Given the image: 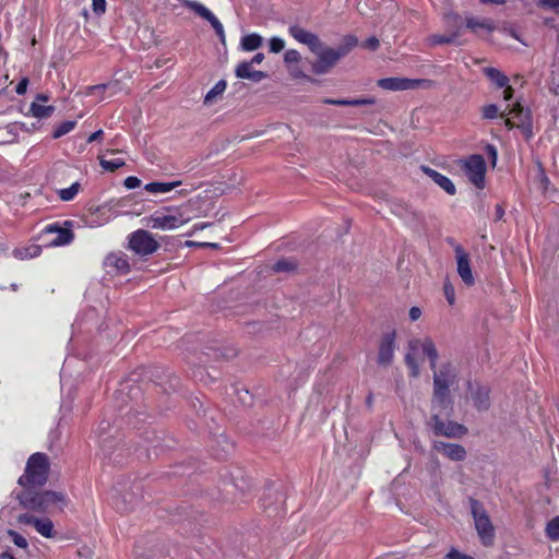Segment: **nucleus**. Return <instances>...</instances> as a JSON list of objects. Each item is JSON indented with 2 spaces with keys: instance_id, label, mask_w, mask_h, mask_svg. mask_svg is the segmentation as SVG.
Instances as JSON below:
<instances>
[{
  "instance_id": "nucleus-2",
  "label": "nucleus",
  "mask_w": 559,
  "mask_h": 559,
  "mask_svg": "<svg viewBox=\"0 0 559 559\" xmlns=\"http://www.w3.org/2000/svg\"><path fill=\"white\" fill-rule=\"evenodd\" d=\"M420 355L428 358L430 368L436 367L439 353L431 337L425 336L423 338H412L408 341L405 364L413 378H417L420 374V366L417 361Z\"/></svg>"
},
{
  "instance_id": "nucleus-57",
  "label": "nucleus",
  "mask_w": 559,
  "mask_h": 559,
  "mask_svg": "<svg viewBox=\"0 0 559 559\" xmlns=\"http://www.w3.org/2000/svg\"><path fill=\"white\" fill-rule=\"evenodd\" d=\"M188 246H194L195 243L192 242V241H188L187 242ZM198 246L200 247H210V248H217L218 245L217 243H214V242H201V243H197Z\"/></svg>"
},
{
  "instance_id": "nucleus-20",
  "label": "nucleus",
  "mask_w": 559,
  "mask_h": 559,
  "mask_svg": "<svg viewBox=\"0 0 559 559\" xmlns=\"http://www.w3.org/2000/svg\"><path fill=\"white\" fill-rule=\"evenodd\" d=\"M236 76L239 79H247L252 82H260L266 78V74L262 71L253 70L252 62H241L236 68Z\"/></svg>"
},
{
  "instance_id": "nucleus-58",
  "label": "nucleus",
  "mask_w": 559,
  "mask_h": 559,
  "mask_svg": "<svg viewBox=\"0 0 559 559\" xmlns=\"http://www.w3.org/2000/svg\"><path fill=\"white\" fill-rule=\"evenodd\" d=\"M507 34H509L511 37L515 38L516 40L521 41L522 44L526 45L516 34V32L513 28H504L503 29Z\"/></svg>"
},
{
  "instance_id": "nucleus-51",
  "label": "nucleus",
  "mask_w": 559,
  "mask_h": 559,
  "mask_svg": "<svg viewBox=\"0 0 559 559\" xmlns=\"http://www.w3.org/2000/svg\"><path fill=\"white\" fill-rule=\"evenodd\" d=\"M28 86V79L23 78L15 87V93L17 95H23L26 93Z\"/></svg>"
},
{
  "instance_id": "nucleus-52",
  "label": "nucleus",
  "mask_w": 559,
  "mask_h": 559,
  "mask_svg": "<svg viewBox=\"0 0 559 559\" xmlns=\"http://www.w3.org/2000/svg\"><path fill=\"white\" fill-rule=\"evenodd\" d=\"M362 46L370 50H376L379 47V39L374 36L369 37Z\"/></svg>"
},
{
  "instance_id": "nucleus-19",
  "label": "nucleus",
  "mask_w": 559,
  "mask_h": 559,
  "mask_svg": "<svg viewBox=\"0 0 559 559\" xmlns=\"http://www.w3.org/2000/svg\"><path fill=\"white\" fill-rule=\"evenodd\" d=\"M423 173H425L437 186L444 190L448 194L454 195L456 192L455 186L450 178L438 173L437 170L421 166Z\"/></svg>"
},
{
  "instance_id": "nucleus-54",
  "label": "nucleus",
  "mask_w": 559,
  "mask_h": 559,
  "mask_svg": "<svg viewBox=\"0 0 559 559\" xmlns=\"http://www.w3.org/2000/svg\"><path fill=\"white\" fill-rule=\"evenodd\" d=\"M109 86H110L109 84H98V85L91 86L90 87V94L91 95H96L98 92L105 91Z\"/></svg>"
},
{
  "instance_id": "nucleus-31",
  "label": "nucleus",
  "mask_w": 559,
  "mask_h": 559,
  "mask_svg": "<svg viewBox=\"0 0 559 559\" xmlns=\"http://www.w3.org/2000/svg\"><path fill=\"white\" fill-rule=\"evenodd\" d=\"M428 43L431 46L444 45V44H459L457 41V33H448L447 34H433L428 37Z\"/></svg>"
},
{
  "instance_id": "nucleus-48",
  "label": "nucleus",
  "mask_w": 559,
  "mask_h": 559,
  "mask_svg": "<svg viewBox=\"0 0 559 559\" xmlns=\"http://www.w3.org/2000/svg\"><path fill=\"white\" fill-rule=\"evenodd\" d=\"M123 185L127 189L132 190L141 186V180L135 176H129L124 179Z\"/></svg>"
},
{
  "instance_id": "nucleus-15",
  "label": "nucleus",
  "mask_w": 559,
  "mask_h": 559,
  "mask_svg": "<svg viewBox=\"0 0 559 559\" xmlns=\"http://www.w3.org/2000/svg\"><path fill=\"white\" fill-rule=\"evenodd\" d=\"M432 449L454 462H462L467 456L465 448L459 443L435 440L432 441Z\"/></svg>"
},
{
  "instance_id": "nucleus-62",
  "label": "nucleus",
  "mask_w": 559,
  "mask_h": 559,
  "mask_svg": "<svg viewBox=\"0 0 559 559\" xmlns=\"http://www.w3.org/2000/svg\"><path fill=\"white\" fill-rule=\"evenodd\" d=\"M99 444L103 449L106 447L107 438L103 437L102 435L98 436Z\"/></svg>"
},
{
  "instance_id": "nucleus-36",
  "label": "nucleus",
  "mask_w": 559,
  "mask_h": 559,
  "mask_svg": "<svg viewBox=\"0 0 559 559\" xmlns=\"http://www.w3.org/2000/svg\"><path fill=\"white\" fill-rule=\"evenodd\" d=\"M75 124H76V122L75 121H71V120H67V121L61 122L53 130V133H52L53 139H59V138L68 134L69 132H71L74 129Z\"/></svg>"
},
{
  "instance_id": "nucleus-9",
  "label": "nucleus",
  "mask_w": 559,
  "mask_h": 559,
  "mask_svg": "<svg viewBox=\"0 0 559 559\" xmlns=\"http://www.w3.org/2000/svg\"><path fill=\"white\" fill-rule=\"evenodd\" d=\"M158 247V242L147 230L138 229L129 236V248L138 255L146 257L153 254Z\"/></svg>"
},
{
  "instance_id": "nucleus-64",
  "label": "nucleus",
  "mask_w": 559,
  "mask_h": 559,
  "mask_svg": "<svg viewBox=\"0 0 559 559\" xmlns=\"http://www.w3.org/2000/svg\"><path fill=\"white\" fill-rule=\"evenodd\" d=\"M0 559H15L9 551L3 552Z\"/></svg>"
},
{
  "instance_id": "nucleus-17",
  "label": "nucleus",
  "mask_w": 559,
  "mask_h": 559,
  "mask_svg": "<svg viewBox=\"0 0 559 559\" xmlns=\"http://www.w3.org/2000/svg\"><path fill=\"white\" fill-rule=\"evenodd\" d=\"M487 78L499 88H504L503 98L509 102L513 97V88L509 85V78L496 68H486L484 70Z\"/></svg>"
},
{
  "instance_id": "nucleus-63",
  "label": "nucleus",
  "mask_w": 559,
  "mask_h": 559,
  "mask_svg": "<svg viewBox=\"0 0 559 559\" xmlns=\"http://www.w3.org/2000/svg\"><path fill=\"white\" fill-rule=\"evenodd\" d=\"M488 151L493 157V162L496 160L497 152L496 148L492 145H488Z\"/></svg>"
},
{
  "instance_id": "nucleus-46",
  "label": "nucleus",
  "mask_w": 559,
  "mask_h": 559,
  "mask_svg": "<svg viewBox=\"0 0 559 559\" xmlns=\"http://www.w3.org/2000/svg\"><path fill=\"white\" fill-rule=\"evenodd\" d=\"M537 5L559 13V0H538Z\"/></svg>"
},
{
  "instance_id": "nucleus-53",
  "label": "nucleus",
  "mask_w": 559,
  "mask_h": 559,
  "mask_svg": "<svg viewBox=\"0 0 559 559\" xmlns=\"http://www.w3.org/2000/svg\"><path fill=\"white\" fill-rule=\"evenodd\" d=\"M421 317V309L419 307H412L409 309V319L412 321H417Z\"/></svg>"
},
{
  "instance_id": "nucleus-8",
  "label": "nucleus",
  "mask_w": 559,
  "mask_h": 559,
  "mask_svg": "<svg viewBox=\"0 0 559 559\" xmlns=\"http://www.w3.org/2000/svg\"><path fill=\"white\" fill-rule=\"evenodd\" d=\"M462 169L468 180L477 188L483 189L485 187V175H486V162L484 156L479 154H473L463 159Z\"/></svg>"
},
{
  "instance_id": "nucleus-11",
  "label": "nucleus",
  "mask_w": 559,
  "mask_h": 559,
  "mask_svg": "<svg viewBox=\"0 0 559 559\" xmlns=\"http://www.w3.org/2000/svg\"><path fill=\"white\" fill-rule=\"evenodd\" d=\"M378 86L386 91H407L427 88L432 85L430 80L407 78H384L377 82Z\"/></svg>"
},
{
  "instance_id": "nucleus-22",
  "label": "nucleus",
  "mask_w": 559,
  "mask_h": 559,
  "mask_svg": "<svg viewBox=\"0 0 559 559\" xmlns=\"http://www.w3.org/2000/svg\"><path fill=\"white\" fill-rule=\"evenodd\" d=\"M106 265L114 267L120 274H127L130 271L129 258L122 252L108 254Z\"/></svg>"
},
{
  "instance_id": "nucleus-35",
  "label": "nucleus",
  "mask_w": 559,
  "mask_h": 559,
  "mask_svg": "<svg viewBox=\"0 0 559 559\" xmlns=\"http://www.w3.org/2000/svg\"><path fill=\"white\" fill-rule=\"evenodd\" d=\"M99 164L104 170L115 171L116 169L124 166L126 163L122 158L105 159L104 157H100Z\"/></svg>"
},
{
  "instance_id": "nucleus-4",
  "label": "nucleus",
  "mask_w": 559,
  "mask_h": 559,
  "mask_svg": "<svg viewBox=\"0 0 559 559\" xmlns=\"http://www.w3.org/2000/svg\"><path fill=\"white\" fill-rule=\"evenodd\" d=\"M50 461L47 454L36 452L26 463L24 474L19 478L22 488L41 487L48 479Z\"/></svg>"
},
{
  "instance_id": "nucleus-13",
  "label": "nucleus",
  "mask_w": 559,
  "mask_h": 559,
  "mask_svg": "<svg viewBox=\"0 0 559 559\" xmlns=\"http://www.w3.org/2000/svg\"><path fill=\"white\" fill-rule=\"evenodd\" d=\"M448 241L453 246L455 252L457 274L465 285H474L475 278L473 276L468 253L463 249L461 245L455 243L452 239H449Z\"/></svg>"
},
{
  "instance_id": "nucleus-37",
  "label": "nucleus",
  "mask_w": 559,
  "mask_h": 559,
  "mask_svg": "<svg viewBox=\"0 0 559 559\" xmlns=\"http://www.w3.org/2000/svg\"><path fill=\"white\" fill-rule=\"evenodd\" d=\"M8 536L11 538V542L19 548L26 550L28 548L27 539L14 530L7 531Z\"/></svg>"
},
{
  "instance_id": "nucleus-29",
  "label": "nucleus",
  "mask_w": 559,
  "mask_h": 559,
  "mask_svg": "<svg viewBox=\"0 0 559 559\" xmlns=\"http://www.w3.org/2000/svg\"><path fill=\"white\" fill-rule=\"evenodd\" d=\"M34 528L45 538H53L56 536L55 525L49 518H37Z\"/></svg>"
},
{
  "instance_id": "nucleus-12",
  "label": "nucleus",
  "mask_w": 559,
  "mask_h": 559,
  "mask_svg": "<svg viewBox=\"0 0 559 559\" xmlns=\"http://www.w3.org/2000/svg\"><path fill=\"white\" fill-rule=\"evenodd\" d=\"M181 4L185 8L193 11L203 20L207 21L215 31L216 35L219 37V39L223 43L225 41V31L223 24L204 4L195 0H181Z\"/></svg>"
},
{
  "instance_id": "nucleus-40",
  "label": "nucleus",
  "mask_w": 559,
  "mask_h": 559,
  "mask_svg": "<svg viewBox=\"0 0 559 559\" xmlns=\"http://www.w3.org/2000/svg\"><path fill=\"white\" fill-rule=\"evenodd\" d=\"M37 521V516L26 512V513H22L20 515L16 516V523L19 525H31V526H35V522Z\"/></svg>"
},
{
  "instance_id": "nucleus-39",
  "label": "nucleus",
  "mask_w": 559,
  "mask_h": 559,
  "mask_svg": "<svg viewBox=\"0 0 559 559\" xmlns=\"http://www.w3.org/2000/svg\"><path fill=\"white\" fill-rule=\"evenodd\" d=\"M296 264L289 259H282L274 263L273 270L275 272H289L295 270Z\"/></svg>"
},
{
  "instance_id": "nucleus-30",
  "label": "nucleus",
  "mask_w": 559,
  "mask_h": 559,
  "mask_svg": "<svg viewBox=\"0 0 559 559\" xmlns=\"http://www.w3.org/2000/svg\"><path fill=\"white\" fill-rule=\"evenodd\" d=\"M263 38L257 33L245 35L240 40V48L243 51H253L262 46Z\"/></svg>"
},
{
  "instance_id": "nucleus-5",
  "label": "nucleus",
  "mask_w": 559,
  "mask_h": 559,
  "mask_svg": "<svg viewBox=\"0 0 559 559\" xmlns=\"http://www.w3.org/2000/svg\"><path fill=\"white\" fill-rule=\"evenodd\" d=\"M171 214L155 212L146 218V226L159 230H174L190 222L191 217L185 215L179 207L167 206L164 209Z\"/></svg>"
},
{
  "instance_id": "nucleus-61",
  "label": "nucleus",
  "mask_w": 559,
  "mask_h": 559,
  "mask_svg": "<svg viewBox=\"0 0 559 559\" xmlns=\"http://www.w3.org/2000/svg\"><path fill=\"white\" fill-rule=\"evenodd\" d=\"M504 215V210L500 204L496 205V218L501 219Z\"/></svg>"
},
{
  "instance_id": "nucleus-41",
  "label": "nucleus",
  "mask_w": 559,
  "mask_h": 559,
  "mask_svg": "<svg viewBox=\"0 0 559 559\" xmlns=\"http://www.w3.org/2000/svg\"><path fill=\"white\" fill-rule=\"evenodd\" d=\"M270 51L273 53L281 52L285 47V41L283 38L274 36L269 41Z\"/></svg>"
},
{
  "instance_id": "nucleus-7",
  "label": "nucleus",
  "mask_w": 559,
  "mask_h": 559,
  "mask_svg": "<svg viewBox=\"0 0 559 559\" xmlns=\"http://www.w3.org/2000/svg\"><path fill=\"white\" fill-rule=\"evenodd\" d=\"M442 411H433L430 416L428 425L436 436H442L447 438H462L467 433V428L453 420H442L440 413Z\"/></svg>"
},
{
  "instance_id": "nucleus-6",
  "label": "nucleus",
  "mask_w": 559,
  "mask_h": 559,
  "mask_svg": "<svg viewBox=\"0 0 559 559\" xmlns=\"http://www.w3.org/2000/svg\"><path fill=\"white\" fill-rule=\"evenodd\" d=\"M469 506L475 528L483 545L490 546L493 542L495 528L487 511L478 500L473 498L469 500Z\"/></svg>"
},
{
  "instance_id": "nucleus-23",
  "label": "nucleus",
  "mask_w": 559,
  "mask_h": 559,
  "mask_svg": "<svg viewBox=\"0 0 559 559\" xmlns=\"http://www.w3.org/2000/svg\"><path fill=\"white\" fill-rule=\"evenodd\" d=\"M182 185L181 180H174L169 182L153 181L144 186V190L152 194H164L173 191Z\"/></svg>"
},
{
  "instance_id": "nucleus-38",
  "label": "nucleus",
  "mask_w": 559,
  "mask_h": 559,
  "mask_svg": "<svg viewBox=\"0 0 559 559\" xmlns=\"http://www.w3.org/2000/svg\"><path fill=\"white\" fill-rule=\"evenodd\" d=\"M546 533L551 540L559 539V515L548 522Z\"/></svg>"
},
{
  "instance_id": "nucleus-44",
  "label": "nucleus",
  "mask_w": 559,
  "mask_h": 559,
  "mask_svg": "<svg viewBox=\"0 0 559 559\" xmlns=\"http://www.w3.org/2000/svg\"><path fill=\"white\" fill-rule=\"evenodd\" d=\"M443 290H444V296H445V299L447 301L449 302V305H454L455 302V289L453 287V285L451 283H445L444 284V287H443Z\"/></svg>"
},
{
  "instance_id": "nucleus-59",
  "label": "nucleus",
  "mask_w": 559,
  "mask_h": 559,
  "mask_svg": "<svg viewBox=\"0 0 559 559\" xmlns=\"http://www.w3.org/2000/svg\"><path fill=\"white\" fill-rule=\"evenodd\" d=\"M293 76L295 78H302V79H307L311 82H313L314 80H312L311 78H309L308 75H306L302 71L300 70H295L292 72Z\"/></svg>"
},
{
  "instance_id": "nucleus-10",
  "label": "nucleus",
  "mask_w": 559,
  "mask_h": 559,
  "mask_svg": "<svg viewBox=\"0 0 559 559\" xmlns=\"http://www.w3.org/2000/svg\"><path fill=\"white\" fill-rule=\"evenodd\" d=\"M507 110L504 123L509 129L516 127L522 128L528 133L532 132L531 111L527 108L516 102L512 106L508 105L504 111ZM502 116H504V112Z\"/></svg>"
},
{
  "instance_id": "nucleus-55",
  "label": "nucleus",
  "mask_w": 559,
  "mask_h": 559,
  "mask_svg": "<svg viewBox=\"0 0 559 559\" xmlns=\"http://www.w3.org/2000/svg\"><path fill=\"white\" fill-rule=\"evenodd\" d=\"M103 134H104L103 130H102V129H99V130H97V131L93 132V133L88 136L87 142H88V143H92V142H94V141H97V140H99V139L103 136Z\"/></svg>"
},
{
  "instance_id": "nucleus-26",
  "label": "nucleus",
  "mask_w": 559,
  "mask_h": 559,
  "mask_svg": "<svg viewBox=\"0 0 559 559\" xmlns=\"http://www.w3.org/2000/svg\"><path fill=\"white\" fill-rule=\"evenodd\" d=\"M444 27L448 33H457V38L461 36L462 31V17L454 12H448L443 14L442 17Z\"/></svg>"
},
{
  "instance_id": "nucleus-49",
  "label": "nucleus",
  "mask_w": 559,
  "mask_h": 559,
  "mask_svg": "<svg viewBox=\"0 0 559 559\" xmlns=\"http://www.w3.org/2000/svg\"><path fill=\"white\" fill-rule=\"evenodd\" d=\"M92 7L94 13L100 15L106 11V0H92Z\"/></svg>"
},
{
  "instance_id": "nucleus-32",
  "label": "nucleus",
  "mask_w": 559,
  "mask_h": 559,
  "mask_svg": "<svg viewBox=\"0 0 559 559\" xmlns=\"http://www.w3.org/2000/svg\"><path fill=\"white\" fill-rule=\"evenodd\" d=\"M81 190L80 182H73L69 188L59 189L57 194L61 201H72Z\"/></svg>"
},
{
  "instance_id": "nucleus-33",
  "label": "nucleus",
  "mask_w": 559,
  "mask_h": 559,
  "mask_svg": "<svg viewBox=\"0 0 559 559\" xmlns=\"http://www.w3.org/2000/svg\"><path fill=\"white\" fill-rule=\"evenodd\" d=\"M53 110L55 108L52 106H46L36 102L31 105L32 115L38 119L48 118Z\"/></svg>"
},
{
  "instance_id": "nucleus-18",
  "label": "nucleus",
  "mask_w": 559,
  "mask_h": 559,
  "mask_svg": "<svg viewBox=\"0 0 559 559\" xmlns=\"http://www.w3.org/2000/svg\"><path fill=\"white\" fill-rule=\"evenodd\" d=\"M47 234H55L56 237L50 240V246L61 247L72 242L74 235L71 228L60 227L57 224L48 225L45 228Z\"/></svg>"
},
{
  "instance_id": "nucleus-16",
  "label": "nucleus",
  "mask_w": 559,
  "mask_h": 559,
  "mask_svg": "<svg viewBox=\"0 0 559 559\" xmlns=\"http://www.w3.org/2000/svg\"><path fill=\"white\" fill-rule=\"evenodd\" d=\"M395 350V331H391L389 333H385L382 336L380 346H379V354H378V362L380 365H390Z\"/></svg>"
},
{
  "instance_id": "nucleus-60",
  "label": "nucleus",
  "mask_w": 559,
  "mask_h": 559,
  "mask_svg": "<svg viewBox=\"0 0 559 559\" xmlns=\"http://www.w3.org/2000/svg\"><path fill=\"white\" fill-rule=\"evenodd\" d=\"M263 59H264V55H263L262 52H258V53H255V55L253 56V58L251 59V61H250V62H252V64H253V63L259 64V63H261V62L263 61Z\"/></svg>"
},
{
  "instance_id": "nucleus-45",
  "label": "nucleus",
  "mask_w": 559,
  "mask_h": 559,
  "mask_svg": "<svg viewBox=\"0 0 559 559\" xmlns=\"http://www.w3.org/2000/svg\"><path fill=\"white\" fill-rule=\"evenodd\" d=\"M330 70V67H328V64L325 62H323L322 59H320L318 57V60L316 62H313L312 64V71L316 73V74H324L326 72H329Z\"/></svg>"
},
{
  "instance_id": "nucleus-50",
  "label": "nucleus",
  "mask_w": 559,
  "mask_h": 559,
  "mask_svg": "<svg viewBox=\"0 0 559 559\" xmlns=\"http://www.w3.org/2000/svg\"><path fill=\"white\" fill-rule=\"evenodd\" d=\"M357 44L358 39L353 35H348L344 39V45L340 46L338 48H347L349 52L355 46H357Z\"/></svg>"
},
{
  "instance_id": "nucleus-56",
  "label": "nucleus",
  "mask_w": 559,
  "mask_h": 559,
  "mask_svg": "<svg viewBox=\"0 0 559 559\" xmlns=\"http://www.w3.org/2000/svg\"><path fill=\"white\" fill-rule=\"evenodd\" d=\"M211 224L210 223H199V224H195L193 226V229L191 233L188 234V236H191L193 233L198 231V230H203L204 228H206L207 226H210Z\"/></svg>"
},
{
  "instance_id": "nucleus-43",
  "label": "nucleus",
  "mask_w": 559,
  "mask_h": 559,
  "mask_svg": "<svg viewBox=\"0 0 559 559\" xmlns=\"http://www.w3.org/2000/svg\"><path fill=\"white\" fill-rule=\"evenodd\" d=\"M301 59L300 53L296 49H288L284 55V61L287 64L297 63Z\"/></svg>"
},
{
  "instance_id": "nucleus-47",
  "label": "nucleus",
  "mask_w": 559,
  "mask_h": 559,
  "mask_svg": "<svg viewBox=\"0 0 559 559\" xmlns=\"http://www.w3.org/2000/svg\"><path fill=\"white\" fill-rule=\"evenodd\" d=\"M445 559H475L474 557L459 551L456 548H451L444 557Z\"/></svg>"
},
{
  "instance_id": "nucleus-28",
  "label": "nucleus",
  "mask_w": 559,
  "mask_h": 559,
  "mask_svg": "<svg viewBox=\"0 0 559 559\" xmlns=\"http://www.w3.org/2000/svg\"><path fill=\"white\" fill-rule=\"evenodd\" d=\"M323 103L326 105L335 106H361V105H373L376 99L373 97L356 98V99H333L324 98Z\"/></svg>"
},
{
  "instance_id": "nucleus-27",
  "label": "nucleus",
  "mask_w": 559,
  "mask_h": 559,
  "mask_svg": "<svg viewBox=\"0 0 559 559\" xmlns=\"http://www.w3.org/2000/svg\"><path fill=\"white\" fill-rule=\"evenodd\" d=\"M466 27L472 32H477L478 29H484L487 33H492L495 31V24L489 19H477V17H466Z\"/></svg>"
},
{
  "instance_id": "nucleus-25",
  "label": "nucleus",
  "mask_w": 559,
  "mask_h": 559,
  "mask_svg": "<svg viewBox=\"0 0 559 559\" xmlns=\"http://www.w3.org/2000/svg\"><path fill=\"white\" fill-rule=\"evenodd\" d=\"M472 400L474 406L479 411H486L489 408V390L485 386H477L475 391H472Z\"/></svg>"
},
{
  "instance_id": "nucleus-21",
  "label": "nucleus",
  "mask_w": 559,
  "mask_h": 559,
  "mask_svg": "<svg viewBox=\"0 0 559 559\" xmlns=\"http://www.w3.org/2000/svg\"><path fill=\"white\" fill-rule=\"evenodd\" d=\"M320 59L323 60L330 67V69L344 56L348 53L347 48H325L320 50L318 52H314Z\"/></svg>"
},
{
  "instance_id": "nucleus-14",
  "label": "nucleus",
  "mask_w": 559,
  "mask_h": 559,
  "mask_svg": "<svg viewBox=\"0 0 559 559\" xmlns=\"http://www.w3.org/2000/svg\"><path fill=\"white\" fill-rule=\"evenodd\" d=\"M288 33L298 43L308 46L312 52H318L322 46L318 35L300 27L299 25L289 26Z\"/></svg>"
},
{
  "instance_id": "nucleus-3",
  "label": "nucleus",
  "mask_w": 559,
  "mask_h": 559,
  "mask_svg": "<svg viewBox=\"0 0 559 559\" xmlns=\"http://www.w3.org/2000/svg\"><path fill=\"white\" fill-rule=\"evenodd\" d=\"M37 487L22 488L17 493L20 504L32 512L45 513L51 507L63 504L66 497L61 492L56 491H37Z\"/></svg>"
},
{
  "instance_id": "nucleus-42",
  "label": "nucleus",
  "mask_w": 559,
  "mask_h": 559,
  "mask_svg": "<svg viewBox=\"0 0 559 559\" xmlns=\"http://www.w3.org/2000/svg\"><path fill=\"white\" fill-rule=\"evenodd\" d=\"M499 108L495 104L487 105L483 108V117L485 119H495L498 117Z\"/></svg>"
},
{
  "instance_id": "nucleus-24",
  "label": "nucleus",
  "mask_w": 559,
  "mask_h": 559,
  "mask_svg": "<svg viewBox=\"0 0 559 559\" xmlns=\"http://www.w3.org/2000/svg\"><path fill=\"white\" fill-rule=\"evenodd\" d=\"M41 247L37 243H29L26 246L17 247L12 251V255L17 260H28L39 257Z\"/></svg>"
},
{
  "instance_id": "nucleus-34",
  "label": "nucleus",
  "mask_w": 559,
  "mask_h": 559,
  "mask_svg": "<svg viewBox=\"0 0 559 559\" xmlns=\"http://www.w3.org/2000/svg\"><path fill=\"white\" fill-rule=\"evenodd\" d=\"M226 90V82L224 80H219L215 83V85L206 93L204 97V104H212L213 100L222 95Z\"/></svg>"
},
{
  "instance_id": "nucleus-1",
  "label": "nucleus",
  "mask_w": 559,
  "mask_h": 559,
  "mask_svg": "<svg viewBox=\"0 0 559 559\" xmlns=\"http://www.w3.org/2000/svg\"><path fill=\"white\" fill-rule=\"evenodd\" d=\"M432 370V411H448L452 408L453 400L451 391L459 382L457 368L450 361H443L440 365L436 362Z\"/></svg>"
}]
</instances>
